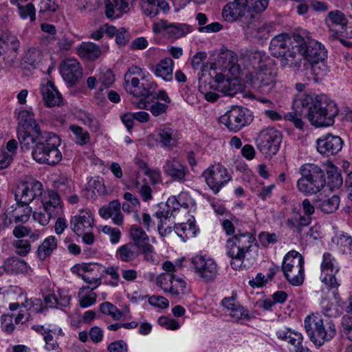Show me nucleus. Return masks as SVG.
I'll list each match as a JSON object with an SVG mask.
<instances>
[{"label": "nucleus", "mask_w": 352, "mask_h": 352, "mask_svg": "<svg viewBox=\"0 0 352 352\" xmlns=\"http://www.w3.org/2000/svg\"><path fill=\"white\" fill-rule=\"evenodd\" d=\"M338 114L336 104L324 95L317 96L314 99L306 97L294 102V111L285 115V119L292 122L298 129H302V116L308 118L316 126H331Z\"/></svg>", "instance_id": "nucleus-1"}, {"label": "nucleus", "mask_w": 352, "mask_h": 352, "mask_svg": "<svg viewBox=\"0 0 352 352\" xmlns=\"http://www.w3.org/2000/svg\"><path fill=\"white\" fill-rule=\"evenodd\" d=\"M60 144V139L56 135L43 131V135L38 139L35 144L32 155L34 160L40 164H46L54 166L62 159V154L58 146Z\"/></svg>", "instance_id": "nucleus-2"}, {"label": "nucleus", "mask_w": 352, "mask_h": 352, "mask_svg": "<svg viewBox=\"0 0 352 352\" xmlns=\"http://www.w3.org/2000/svg\"><path fill=\"white\" fill-rule=\"evenodd\" d=\"M300 173L301 177L297 181V188L305 195L316 194L327 183L324 170L314 164H303Z\"/></svg>", "instance_id": "nucleus-3"}, {"label": "nucleus", "mask_w": 352, "mask_h": 352, "mask_svg": "<svg viewBox=\"0 0 352 352\" xmlns=\"http://www.w3.org/2000/svg\"><path fill=\"white\" fill-rule=\"evenodd\" d=\"M277 69L272 65L261 63L259 67L246 75V82L257 91L268 94L276 85Z\"/></svg>", "instance_id": "nucleus-4"}, {"label": "nucleus", "mask_w": 352, "mask_h": 352, "mask_svg": "<svg viewBox=\"0 0 352 352\" xmlns=\"http://www.w3.org/2000/svg\"><path fill=\"white\" fill-rule=\"evenodd\" d=\"M305 327L311 341L317 346H322L325 342L331 340L336 334L334 324L317 317L307 316L305 320Z\"/></svg>", "instance_id": "nucleus-5"}, {"label": "nucleus", "mask_w": 352, "mask_h": 352, "mask_svg": "<svg viewBox=\"0 0 352 352\" xmlns=\"http://www.w3.org/2000/svg\"><path fill=\"white\" fill-rule=\"evenodd\" d=\"M304 258L295 250L289 252L284 257L282 271L287 281L292 285L299 286L304 281Z\"/></svg>", "instance_id": "nucleus-6"}, {"label": "nucleus", "mask_w": 352, "mask_h": 352, "mask_svg": "<svg viewBox=\"0 0 352 352\" xmlns=\"http://www.w3.org/2000/svg\"><path fill=\"white\" fill-rule=\"evenodd\" d=\"M221 15L224 21L227 22H239L243 29L254 14L243 3L236 0H232L224 6Z\"/></svg>", "instance_id": "nucleus-7"}, {"label": "nucleus", "mask_w": 352, "mask_h": 352, "mask_svg": "<svg viewBox=\"0 0 352 352\" xmlns=\"http://www.w3.org/2000/svg\"><path fill=\"white\" fill-rule=\"evenodd\" d=\"M252 120L249 110L239 106L232 107L225 115L219 118V122L234 132L239 131Z\"/></svg>", "instance_id": "nucleus-8"}, {"label": "nucleus", "mask_w": 352, "mask_h": 352, "mask_svg": "<svg viewBox=\"0 0 352 352\" xmlns=\"http://www.w3.org/2000/svg\"><path fill=\"white\" fill-rule=\"evenodd\" d=\"M303 44L298 47L302 57L309 62L311 67L316 72V66L318 64L321 63L323 67H325L324 60L327 57V52L324 47L320 43L316 41H305L303 37Z\"/></svg>", "instance_id": "nucleus-9"}, {"label": "nucleus", "mask_w": 352, "mask_h": 352, "mask_svg": "<svg viewBox=\"0 0 352 352\" xmlns=\"http://www.w3.org/2000/svg\"><path fill=\"white\" fill-rule=\"evenodd\" d=\"M281 134L274 128L263 129L256 138V145L260 151L265 155H275L279 150Z\"/></svg>", "instance_id": "nucleus-10"}, {"label": "nucleus", "mask_w": 352, "mask_h": 352, "mask_svg": "<svg viewBox=\"0 0 352 352\" xmlns=\"http://www.w3.org/2000/svg\"><path fill=\"white\" fill-rule=\"evenodd\" d=\"M203 176L209 188L215 194L231 179L228 170L221 164L210 166L204 172Z\"/></svg>", "instance_id": "nucleus-11"}, {"label": "nucleus", "mask_w": 352, "mask_h": 352, "mask_svg": "<svg viewBox=\"0 0 352 352\" xmlns=\"http://www.w3.org/2000/svg\"><path fill=\"white\" fill-rule=\"evenodd\" d=\"M43 185L38 181L25 182L21 183L16 188L14 197L16 204L24 206L36 199L42 195Z\"/></svg>", "instance_id": "nucleus-12"}, {"label": "nucleus", "mask_w": 352, "mask_h": 352, "mask_svg": "<svg viewBox=\"0 0 352 352\" xmlns=\"http://www.w3.org/2000/svg\"><path fill=\"white\" fill-rule=\"evenodd\" d=\"M303 43V37L299 34H294L291 36H288L287 34H280L272 39L270 51L274 57L277 58L281 54L284 55V52H286L289 47H298Z\"/></svg>", "instance_id": "nucleus-13"}, {"label": "nucleus", "mask_w": 352, "mask_h": 352, "mask_svg": "<svg viewBox=\"0 0 352 352\" xmlns=\"http://www.w3.org/2000/svg\"><path fill=\"white\" fill-rule=\"evenodd\" d=\"M130 236L133 240L131 242L135 244L144 255V259L147 261L154 262L155 258L153 255L154 252L153 246L149 243V237L142 228L133 225L130 228Z\"/></svg>", "instance_id": "nucleus-14"}, {"label": "nucleus", "mask_w": 352, "mask_h": 352, "mask_svg": "<svg viewBox=\"0 0 352 352\" xmlns=\"http://www.w3.org/2000/svg\"><path fill=\"white\" fill-rule=\"evenodd\" d=\"M196 272L206 282L213 280L217 274V265L214 260L206 259L201 255L192 258Z\"/></svg>", "instance_id": "nucleus-15"}, {"label": "nucleus", "mask_w": 352, "mask_h": 352, "mask_svg": "<svg viewBox=\"0 0 352 352\" xmlns=\"http://www.w3.org/2000/svg\"><path fill=\"white\" fill-rule=\"evenodd\" d=\"M343 141L338 135L328 133L317 140L318 151L327 157L338 154L342 148Z\"/></svg>", "instance_id": "nucleus-16"}, {"label": "nucleus", "mask_w": 352, "mask_h": 352, "mask_svg": "<svg viewBox=\"0 0 352 352\" xmlns=\"http://www.w3.org/2000/svg\"><path fill=\"white\" fill-rule=\"evenodd\" d=\"M246 34L251 35L259 40L267 39L274 32V24L273 23H261L256 18L255 15L251 21L243 29Z\"/></svg>", "instance_id": "nucleus-17"}, {"label": "nucleus", "mask_w": 352, "mask_h": 352, "mask_svg": "<svg viewBox=\"0 0 352 352\" xmlns=\"http://www.w3.org/2000/svg\"><path fill=\"white\" fill-rule=\"evenodd\" d=\"M60 74L64 80L73 86L82 78V69L77 60L68 58L60 64Z\"/></svg>", "instance_id": "nucleus-18"}, {"label": "nucleus", "mask_w": 352, "mask_h": 352, "mask_svg": "<svg viewBox=\"0 0 352 352\" xmlns=\"http://www.w3.org/2000/svg\"><path fill=\"white\" fill-rule=\"evenodd\" d=\"M334 258L331 254L326 252L323 254V261L321 264L322 281L329 289L337 288L339 284L335 277L338 269L334 267L333 261Z\"/></svg>", "instance_id": "nucleus-19"}, {"label": "nucleus", "mask_w": 352, "mask_h": 352, "mask_svg": "<svg viewBox=\"0 0 352 352\" xmlns=\"http://www.w3.org/2000/svg\"><path fill=\"white\" fill-rule=\"evenodd\" d=\"M94 218L89 210H82L78 215L72 217L71 229L78 236L82 234L87 229L92 228Z\"/></svg>", "instance_id": "nucleus-20"}, {"label": "nucleus", "mask_w": 352, "mask_h": 352, "mask_svg": "<svg viewBox=\"0 0 352 352\" xmlns=\"http://www.w3.org/2000/svg\"><path fill=\"white\" fill-rule=\"evenodd\" d=\"M37 131L18 129V139L21 148L23 151H30L31 149L34 150V147L38 142V139L43 135V132L40 129Z\"/></svg>", "instance_id": "nucleus-21"}, {"label": "nucleus", "mask_w": 352, "mask_h": 352, "mask_svg": "<svg viewBox=\"0 0 352 352\" xmlns=\"http://www.w3.org/2000/svg\"><path fill=\"white\" fill-rule=\"evenodd\" d=\"M41 94L46 107H60L63 104L62 95L51 81H47L42 85Z\"/></svg>", "instance_id": "nucleus-22"}, {"label": "nucleus", "mask_w": 352, "mask_h": 352, "mask_svg": "<svg viewBox=\"0 0 352 352\" xmlns=\"http://www.w3.org/2000/svg\"><path fill=\"white\" fill-rule=\"evenodd\" d=\"M330 21L333 25H340L341 30H333L330 28V38H338L340 41L347 45L348 42L344 41L343 39L340 38V36H344L343 33L344 30L346 28V25L348 23V21L345 17L344 14L340 10H334L329 12L328 16L327 19V22Z\"/></svg>", "instance_id": "nucleus-23"}, {"label": "nucleus", "mask_w": 352, "mask_h": 352, "mask_svg": "<svg viewBox=\"0 0 352 352\" xmlns=\"http://www.w3.org/2000/svg\"><path fill=\"white\" fill-rule=\"evenodd\" d=\"M164 172L174 180L182 181L188 173V169L179 161L172 158L166 161Z\"/></svg>", "instance_id": "nucleus-24"}, {"label": "nucleus", "mask_w": 352, "mask_h": 352, "mask_svg": "<svg viewBox=\"0 0 352 352\" xmlns=\"http://www.w3.org/2000/svg\"><path fill=\"white\" fill-rule=\"evenodd\" d=\"M219 62L224 69H228L233 76L237 77L240 73L237 55L231 50H226L220 54Z\"/></svg>", "instance_id": "nucleus-25"}, {"label": "nucleus", "mask_w": 352, "mask_h": 352, "mask_svg": "<svg viewBox=\"0 0 352 352\" xmlns=\"http://www.w3.org/2000/svg\"><path fill=\"white\" fill-rule=\"evenodd\" d=\"M278 58L283 67L298 69L300 67L302 54L298 51V47L291 46L286 50V52H284V55L281 54Z\"/></svg>", "instance_id": "nucleus-26"}, {"label": "nucleus", "mask_w": 352, "mask_h": 352, "mask_svg": "<svg viewBox=\"0 0 352 352\" xmlns=\"http://www.w3.org/2000/svg\"><path fill=\"white\" fill-rule=\"evenodd\" d=\"M100 215L105 219L111 217L114 223L120 226L123 222V217L120 211V204L118 200L111 201L108 206L102 207L99 210Z\"/></svg>", "instance_id": "nucleus-27"}, {"label": "nucleus", "mask_w": 352, "mask_h": 352, "mask_svg": "<svg viewBox=\"0 0 352 352\" xmlns=\"http://www.w3.org/2000/svg\"><path fill=\"white\" fill-rule=\"evenodd\" d=\"M159 142L164 148L172 149L177 144V131L170 127H164L157 131Z\"/></svg>", "instance_id": "nucleus-28"}, {"label": "nucleus", "mask_w": 352, "mask_h": 352, "mask_svg": "<svg viewBox=\"0 0 352 352\" xmlns=\"http://www.w3.org/2000/svg\"><path fill=\"white\" fill-rule=\"evenodd\" d=\"M78 56L89 60H95L101 55L100 47L94 43L83 42L77 49Z\"/></svg>", "instance_id": "nucleus-29"}, {"label": "nucleus", "mask_w": 352, "mask_h": 352, "mask_svg": "<svg viewBox=\"0 0 352 352\" xmlns=\"http://www.w3.org/2000/svg\"><path fill=\"white\" fill-rule=\"evenodd\" d=\"M41 201L44 208V210L49 211L50 214H54L57 216L62 210L60 196L55 191H48L47 197H45Z\"/></svg>", "instance_id": "nucleus-30"}, {"label": "nucleus", "mask_w": 352, "mask_h": 352, "mask_svg": "<svg viewBox=\"0 0 352 352\" xmlns=\"http://www.w3.org/2000/svg\"><path fill=\"white\" fill-rule=\"evenodd\" d=\"M141 252L140 250L131 243L120 246L117 252V256L123 262H131L135 260Z\"/></svg>", "instance_id": "nucleus-31"}, {"label": "nucleus", "mask_w": 352, "mask_h": 352, "mask_svg": "<svg viewBox=\"0 0 352 352\" xmlns=\"http://www.w3.org/2000/svg\"><path fill=\"white\" fill-rule=\"evenodd\" d=\"M314 204L324 213H333L338 208L340 197L338 195H333L331 197H325L324 199H314Z\"/></svg>", "instance_id": "nucleus-32"}, {"label": "nucleus", "mask_w": 352, "mask_h": 352, "mask_svg": "<svg viewBox=\"0 0 352 352\" xmlns=\"http://www.w3.org/2000/svg\"><path fill=\"white\" fill-rule=\"evenodd\" d=\"M173 63L170 58L161 60L155 66V74L166 81L172 80Z\"/></svg>", "instance_id": "nucleus-33"}, {"label": "nucleus", "mask_w": 352, "mask_h": 352, "mask_svg": "<svg viewBox=\"0 0 352 352\" xmlns=\"http://www.w3.org/2000/svg\"><path fill=\"white\" fill-rule=\"evenodd\" d=\"M125 89L127 92L135 97L150 98L151 91L146 88L140 89V80L137 77H130L129 81L124 80Z\"/></svg>", "instance_id": "nucleus-34"}, {"label": "nucleus", "mask_w": 352, "mask_h": 352, "mask_svg": "<svg viewBox=\"0 0 352 352\" xmlns=\"http://www.w3.org/2000/svg\"><path fill=\"white\" fill-rule=\"evenodd\" d=\"M19 128L24 129L38 130L40 129L34 119V113L28 110H22L19 113Z\"/></svg>", "instance_id": "nucleus-35"}, {"label": "nucleus", "mask_w": 352, "mask_h": 352, "mask_svg": "<svg viewBox=\"0 0 352 352\" xmlns=\"http://www.w3.org/2000/svg\"><path fill=\"white\" fill-rule=\"evenodd\" d=\"M278 338L287 342L294 346L295 350L300 347L303 337L300 333L292 331L290 329L278 331L276 332Z\"/></svg>", "instance_id": "nucleus-36"}, {"label": "nucleus", "mask_w": 352, "mask_h": 352, "mask_svg": "<svg viewBox=\"0 0 352 352\" xmlns=\"http://www.w3.org/2000/svg\"><path fill=\"white\" fill-rule=\"evenodd\" d=\"M57 248V239L54 236L46 238L38 247L37 254L40 259L44 260Z\"/></svg>", "instance_id": "nucleus-37"}, {"label": "nucleus", "mask_w": 352, "mask_h": 352, "mask_svg": "<svg viewBox=\"0 0 352 352\" xmlns=\"http://www.w3.org/2000/svg\"><path fill=\"white\" fill-rule=\"evenodd\" d=\"M190 32V26L184 23H168L166 29V34L173 38H179L186 36Z\"/></svg>", "instance_id": "nucleus-38"}, {"label": "nucleus", "mask_w": 352, "mask_h": 352, "mask_svg": "<svg viewBox=\"0 0 352 352\" xmlns=\"http://www.w3.org/2000/svg\"><path fill=\"white\" fill-rule=\"evenodd\" d=\"M26 268V263L17 258H8L3 265L4 271L10 273H19L22 272Z\"/></svg>", "instance_id": "nucleus-39"}, {"label": "nucleus", "mask_w": 352, "mask_h": 352, "mask_svg": "<svg viewBox=\"0 0 352 352\" xmlns=\"http://www.w3.org/2000/svg\"><path fill=\"white\" fill-rule=\"evenodd\" d=\"M238 243L237 245L245 253L250 251L252 243L255 241L254 236L250 232L239 233L234 236Z\"/></svg>", "instance_id": "nucleus-40"}, {"label": "nucleus", "mask_w": 352, "mask_h": 352, "mask_svg": "<svg viewBox=\"0 0 352 352\" xmlns=\"http://www.w3.org/2000/svg\"><path fill=\"white\" fill-rule=\"evenodd\" d=\"M98 81L104 87H100L99 89L98 93L96 94V97H98V96L102 93L103 89H107L113 84L115 81V76L110 69L104 68L100 71V76L98 77Z\"/></svg>", "instance_id": "nucleus-41"}, {"label": "nucleus", "mask_w": 352, "mask_h": 352, "mask_svg": "<svg viewBox=\"0 0 352 352\" xmlns=\"http://www.w3.org/2000/svg\"><path fill=\"white\" fill-rule=\"evenodd\" d=\"M12 217L14 219L15 223L19 222H26L32 212V209L31 207L28 206H19L17 205V207L12 211Z\"/></svg>", "instance_id": "nucleus-42"}, {"label": "nucleus", "mask_w": 352, "mask_h": 352, "mask_svg": "<svg viewBox=\"0 0 352 352\" xmlns=\"http://www.w3.org/2000/svg\"><path fill=\"white\" fill-rule=\"evenodd\" d=\"M100 310L102 314L111 316L116 320H120L123 316L122 311L109 302L102 303Z\"/></svg>", "instance_id": "nucleus-43"}, {"label": "nucleus", "mask_w": 352, "mask_h": 352, "mask_svg": "<svg viewBox=\"0 0 352 352\" xmlns=\"http://www.w3.org/2000/svg\"><path fill=\"white\" fill-rule=\"evenodd\" d=\"M228 82L230 83L229 85H224L225 87L217 91L222 93L224 96L232 97L241 91V85L239 82L236 77L234 76V78L228 79Z\"/></svg>", "instance_id": "nucleus-44"}, {"label": "nucleus", "mask_w": 352, "mask_h": 352, "mask_svg": "<svg viewBox=\"0 0 352 352\" xmlns=\"http://www.w3.org/2000/svg\"><path fill=\"white\" fill-rule=\"evenodd\" d=\"M238 243L236 240H235V237L229 239L227 241V248H228V255L232 258H239L243 259L245 255L239 247L237 245Z\"/></svg>", "instance_id": "nucleus-45"}, {"label": "nucleus", "mask_w": 352, "mask_h": 352, "mask_svg": "<svg viewBox=\"0 0 352 352\" xmlns=\"http://www.w3.org/2000/svg\"><path fill=\"white\" fill-rule=\"evenodd\" d=\"M174 278L175 274H162L157 278V285L160 286L164 292H170V289H169V287H171Z\"/></svg>", "instance_id": "nucleus-46"}, {"label": "nucleus", "mask_w": 352, "mask_h": 352, "mask_svg": "<svg viewBox=\"0 0 352 352\" xmlns=\"http://www.w3.org/2000/svg\"><path fill=\"white\" fill-rule=\"evenodd\" d=\"M186 287V283L184 280L175 275L173 284L169 287L170 293L173 296H179V294H184V289Z\"/></svg>", "instance_id": "nucleus-47"}, {"label": "nucleus", "mask_w": 352, "mask_h": 352, "mask_svg": "<svg viewBox=\"0 0 352 352\" xmlns=\"http://www.w3.org/2000/svg\"><path fill=\"white\" fill-rule=\"evenodd\" d=\"M18 8L19 14L23 19H26L28 16H30L31 21H34L36 19L35 8L32 3H28L25 6L19 4Z\"/></svg>", "instance_id": "nucleus-48"}, {"label": "nucleus", "mask_w": 352, "mask_h": 352, "mask_svg": "<svg viewBox=\"0 0 352 352\" xmlns=\"http://www.w3.org/2000/svg\"><path fill=\"white\" fill-rule=\"evenodd\" d=\"M339 247L343 254H349L352 258V237L342 235L339 241Z\"/></svg>", "instance_id": "nucleus-49"}, {"label": "nucleus", "mask_w": 352, "mask_h": 352, "mask_svg": "<svg viewBox=\"0 0 352 352\" xmlns=\"http://www.w3.org/2000/svg\"><path fill=\"white\" fill-rule=\"evenodd\" d=\"M327 174L328 175L327 183L331 188H338L342 184V178L336 170L327 171Z\"/></svg>", "instance_id": "nucleus-50"}, {"label": "nucleus", "mask_w": 352, "mask_h": 352, "mask_svg": "<svg viewBox=\"0 0 352 352\" xmlns=\"http://www.w3.org/2000/svg\"><path fill=\"white\" fill-rule=\"evenodd\" d=\"M142 8L144 13L150 16H155L157 14V0H142Z\"/></svg>", "instance_id": "nucleus-51"}, {"label": "nucleus", "mask_w": 352, "mask_h": 352, "mask_svg": "<svg viewBox=\"0 0 352 352\" xmlns=\"http://www.w3.org/2000/svg\"><path fill=\"white\" fill-rule=\"evenodd\" d=\"M32 214L34 219L37 221L42 226L47 225L50 219L56 216L44 210L43 212H33Z\"/></svg>", "instance_id": "nucleus-52"}, {"label": "nucleus", "mask_w": 352, "mask_h": 352, "mask_svg": "<svg viewBox=\"0 0 352 352\" xmlns=\"http://www.w3.org/2000/svg\"><path fill=\"white\" fill-rule=\"evenodd\" d=\"M117 8L118 15H122L130 11L134 0H114Z\"/></svg>", "instance_id": "nucleus-53"}, {"label": "nucleus", "mask_w": 352, "mask_h": 352, "mask_svg": "<svg viewBox=\"0 0 352 352\" xmlns=\"http://www.w3.org/2000/svg\"><path fill=\"white\" fill-rule=\"evenodd\" d=\"M58 8L56 0H42L39 4V13L54 12Z\"/></svg>", "instance_id": "nucleus-54"}, {"label": "nucleus", "mask_w": 352, "mask_h": 352, "mask_svg": "<svg viewBox=\"0 0 352 352\" xmlns=\"http://www.w3.org/2000/svg\"><path fill=\"white\" fill-rule=\"evenodd\" d=\"M341 326L347 338L352 341V316H344L342 318Z\"/></svg>", "instance_id": "nucleus-55"}, {"label": "nucleus", "mask_w": 352, "mask_h": 352, "mask_svg": "<svg viewBox=\"0 0 352 352\" xmlns=\"http://www.w3.org/2000/svg\"><path fill=\"white\" fill-rule=\"evenodd\" d=\"M213 79L214 84L211 85L210 87L217 91L219 89L224 88V85H230V83L228 82L229 78H226L225 76L221 73H217Z\"/></svg>", "instance_id": "nucleus-56"}, {"label": "nucleus", "mask_w": 352, "mask_h": 352, "mask_svg": "<svg viewBox=\"0 0 352 352\" xmlns=\"http://www.w3.org/2000/svg\"><path fill=\"white\" fill-rule=\"evenodd\" d=\"M150 305L157 307L162 309H166L168 307V300L164 296H152L148 298Z\"/></svg>", "instance_id": "nucleus-57"}, {"label": "nucleus", "mask_w": 352, "mask_h": 352, "mask_svg": "<svg viewBox=\"0 0 352 352\" xmlns=\"http://www.w3.org/2000/svg\"><path fill=\"white\" fill-rule=\"evenodd\" d=\"M97 294L91 291V292L83 296L80 300V306L82 308H87L94 305L96 302Z\"/></svg>", "instance_id": "nucleus-58"}, {"label": "nucleus", "mask_w": 352, "mask_h": 352, "mask_svg": "<svg viewBox=\"0 0 352 352\" xmlns=\"http://www.w3.org/2000/svg\"><path fill=\"white\" fill-rule=\"evenodd\" d=\"M104 7H105V14L108 18H116L119 17L121 15H118L117 8L116 7V3L114 0H104Z\"/></svg>", "instance_id": "nucleus-59"}, {"label": "nucleus", "mask_w": 352, "mask_h": 352, "mask_svg": "<svg viewBox=\"0 0 352 352\" xmlns=\"http://www.w3.org/2000/svg\"><path fill=\"white\" fill-rule=\"evenodd\" d=\"M108 352H127V344L122 340H117L109 344Z\"/></svg>", "instance_id": "nucleus-60"}, {"label": "nucleus", "mask_w": 352, "mask_h": 352, "mask_svg": "<svg viewBox=\"0 0 352 352\" xmlns=\"http://www.w3.org/2000/svg\"><path fill=\"white\" fill-rule=\"evenodd\" d=\"M16 252L21 256H25L30 250V243L27 240H18L15 243Z\"/></svg>", "instance_id": "nucleus-61"}, {"label": "nucleus", "mask_w": 352, "mask_h": 352, "mask_svg": "<svg viewBox=\"0 0 352 352\" xmlns=\"http://www.w3.org/2000/svg\"><path fill=\"white\" fill-rule=\"evenodd\" d=\"M130 40V34L124 28L118 29L116 36V42L120 46L125 45Z\"/></svg>", "instance_id": "nucleus-62"}, {"label": "nucleus", "mask_w": 352, "mask_h": 352, "mask_svg": "<svg viewBox=\"0 0 352 352\" xmlns=\"http://www.w3.org/2000/svg\"><path fill=\"white\" fill-rule=\"evenodd\" d=\"M167 104L157 102L155 104H151L148 110L154 116H158L161 114L165 113L167 111Z\"/></svg>", "instance_id": "nucleus-63"}, {"label": "nucleus", "mask_w": 352, "mask_h": 352, "mask_svg": "<svg viewBox=\"0 0 352 352\" xmlns=\"http://www.w3.org/2000/svg\"><path fill=\"white\" fill-rule=\"evenodd\" d=\"M223 29V25L219 22H213L205 26H200L198 31L200 32L214 33Z\"/></svg>", "instance_id": "nucleus-64"}]
</instances>
